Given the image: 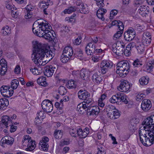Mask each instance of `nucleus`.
I'll use <instances>...</instances> for the list:
<instances>
[{
  "instance_id": "f257e3e1",
  "label": "nucleus",
  "mask_w": 154,
  "mask_h": 154,
  "mask_svg": "<svg viewBox=\"0 0 154 154\" xmlns=\"http://www.w3.org/2000/svg\"><path fill=\"white\" fill-rule=\"evenodd\" d=\"M33 49L31 57L32 60L35 64L42 65L41 63L42 59L45 57L47 60L49 61L54 56V54L51 51H49L46 48L44 44L39 42L38 41H33L32 42Z\"/></svg>"
},
{
  "instance_id": "f03ea898",
  "label": "nucleus",
  "mask_w": 154,
  "mask_h": 154,
  "mask_svg": "<svg viewBox=\"0 0 154 154\" xmlns=\"http://www.w3.org/2000/svg\"><path fill=\"white\" fill-rule=\"evenodd\" d=\"M52 28L49 24L43 19L38 20L33 24L32 28L34 34L39 37L51 41L53 35L50 30Z\"/></svg>"
},
{
  "instance_id": "7ed1b4c3",
  "label": "nucleus",
  "mask_w": 154,
  "mask_h": 154,
  "mask_svg": "<svg viewBox=\"0 0 154 154\" xmlns=\"http://www.w3.org/2000/svg\"><path fill=\"white\" fill-rule=\"evenodd\" d=\"M140 130L139 131V136L140 141L141 143L144 146H148L151 145L154 143V129L152 130L148 131L149 137H147L145 132L146 130Z\"/></svg>"
},
{
  "instance_id": "20e7f679",
  "label": "nucleus",
  "mask_w": 154,
  "mask_h": 154,
  "mask_svg": "<svg viewBox=\"0 0 154 154\" xmlns=\"http://www.w3.org/2000/svg\"><path fill=\"white\" fill-rule=\"evenodd\" d=\"M116 72L121 77H124L129 71L130 65L127 61H122L117 64Z\"/></svg>"
},
{
  "instance_id": "39448f33",
  "label": "nucleus",
  "mask_w": 154,
  "mask_h": 154,
  "mask_svg": "<svg viewBox=\"0 0 154 154\" xmlns=\"http://www.w3.org/2000/svg\"><path fill=\"white\" fill-rule=\"evenodd\" d=\"M9 127H10V131L11 132H14L17 129V126H14L12 124L11 119H9L8 116H3L0 122V127L2 128H5L8 129Z\"/></svg>"
},
{
  "instance_id": "423d86ee",
  "label": "nucleus",
  "mask_w": 154,
  "mask_h": 154,
  "mask_svg": "<svg viewBox=\"0 0 154 154\" xmlns=\"http://www.w3.org/2000/svg\"><path fill=\"white\" fill-rule=\"evenodd\" d=\"M136 35V32L134 29L132 27L129 28L124 34V39L126 41L130 42L132 40Z\"/></svg>"
},
{
  "instance_id": "0eeeda50",
  "label": "nucleus",
  "mask_w": 154,
  "mask_h": 154,
  "mask_svg": "<svg viewBox=\"0 0 154 154\" xmlns=\"http://www.w3.org/2000/svg\"><path fill=\"white\" fill-rule=\"evenodd\" d=\"M42 107L44 111L46 112H50L53 109V105L49 100H44L42 103Z\"/></svg>"
},
{
  "instance_id": "6e6552de",
  "label": "nucleus",
  "mask_w": 154,
  "mask_h": 154,
  "mask_svg": "<svg viewBox=\"0 0 154 154\" xmlns=\"http://www.w3.org/2000/svg\"><path fill=\"white\" fill-rule=\"evenodd\" d=\"M97 6L100 8L97 11V17L102 20H104L105 18L103 17V15L106 12V9L102 8L104 6L103 2H97Z\"/></svg>"
},
{
  "instance_id": "1a4fd4ad",
  "label": "nucleus",
  "mask_w": 154,
  "mask_h": 154,
  "mask_svg": "<svg viewBox=\"0 0 154 154\" xmlns=\"http://www.w3.org/2000/svg\"><path fill=\"white\" fill-rule=\"evenodd\" d=\"M125 46L124 45L120 44L119 45H116L115 48H114L112 50L113 52L115 53L118 56L122 54L123 53L126 55V56H129L130 55V53L128 52V54H126L127 51H124Z\"/></svg>"
},
{
  "instance_id": "9d476101",
  "label": "nucleus",
  "mask_w": 154,
  "mask_h": 154,
  "mask_svg": "<svg viewBox=\"0 0 154 154\" xmlns=\"http://www.w3.org/2000/svg\"><path fill=\"white\" fill-rule=\"evenodd\" d=\"M112 66V63L107 60H103L101 63L100 66L102 72L104 74L108 70L111 68Z\"/></svg>"
},
{
  "instance_id": "9b49d317",
  "label": "nucleus",
  "mask_w": 154,
  "mask_h": 154,
  "mask_svg": "<svg viewBox=\"0 0 154 154\" xmlns=\"http://www.w3.org/2000/svg\"><path fill=\"white\" fill-rule=\"evenodd\" d=\"M49 139L47 137H44L39 143V148L41 150L47 151L49 147L48 142Z\"/></svg>"
},
{
  "instance_id": "f8f14e48",
  "label": "nucleus",
  "mask_w": 154,
  "mask_h": 154,
  "mask_svg": "<svg viewBox=\"0 0 154 154\" xmlns=\"http://www.w3.org/2000/svg\"><path fill=\"white\" fill-rule=\"evenodd\" d=\"M154 117H153L152 115L149 117L145 119L142 122V124L143 126V128L146 129V128H149L152 127V125H154L153 127H154Z\"/></svg>"
},
{
  "instance_id": "ddd939ff",
  "label": "nucleus",
  "mask_w": 154,
  "mask_h": 154,
  "mask_svg": "<svg viewBox=\"0 0 154 154\" xmlns=\"http://www.w3.org/2000/svg\"><path fill=\"white\" fill-rule=\"evenodd\" d=\"M130 83L128 81L124 80L121 82L118 89L121 91L125 92L128 91H130Z\"/></svg>"
},
{
  "instance_id": "4468645a",
  "label": "nucleus",
  "mask_w": 154,
  "mask_h": 154,
  "mask_svg": "<svg viewBox=\"0 0 154 154\" xmlns=\"http://www.w3.org/2000/svg\"><path fill=\"white\" fill-rule=\"evenodd\" d=\"M96 48L95 44L92 42H90L85 48L86 52L88 55H92L95 53Z\"/></svg>"
},
{
  "instance_id": "2eb2a0df",
  "label": "nucleus",
  "mask_w": 154,
  "mask_h": 154,
  "mask_svg": "<svg viewBox=\"0 0 154 154\" xmlns=\"http://www.w3.org/2000/svg\"><path fill=\"white\" fill-rule=\"evenodd\" d=\"M14 142L13 138L10 136H6L3 137L1 140L0 142V144L2 146L3 145L7 144L8 145H12Z\"/></svg>"
},
{
  "instance_id": "dca6fc26",
  "label": "nucleus",
  "mask_w": 154,
  "mask_h": 154,
  "mask_svg": "<svg viewBox=\"0 0 154 154\" xmlns=\"http://www.w3.org/2000/svg\"><path fill=\"white\" fill-rule=\"evenodd\" d=\"M103 78V77L98 71L93 74L92 76V80L94 83L99 84L102 81Z\"/></svg>"
},
{
  "instance_id": "f3484780",
  "label": "nucleus",
  "mask_w": 154,
  "mask_h": 154,
  "mask_svg": "<svg viewBox=\"0 0 154 154\" xmlns=\"http://www.w3.org/2000/svg\"><path fill=\"white\" fill-rule=\"evenodd\" d=\"M151 106V103L149 100L145 99L142 101L141 108L143 110L146 111H147L150 109Z\"/></svg>"
},
{
  "instance_id": "a211bd4d",
  "label": "nucleus",
  "mask_w": 154,
  "mask_h": 154,
  "mask_svg": "<svg viewBox=\"0 0 154 154\" xmlns=\"http://www.w3.org/2000/svg\"><path fill=\"white\" fill-rule=\"evenodd\" d=\"M56 69V68L53 66H47L44 70V74L47 77L51 76Z\"/></svg>"
},
{
  "instance_id": "6ab92c4d",
  "label": "nucleus",
  "mask_w": 154,
  "mask_h": 154,
  "mask_svg": "<svg viewBox=\"0 0 154 154\" xmlns=\"http://www.w3.org/2000/svg\"><path fill=\"white\" fill-rule=\"evenodd\" d=\"M0 65L1 66L0 75H3L5 74L7 69V63L6 60L4 59H1L0 60Z\"/></svg>"
},
{
  "instance_id": "aec40b11",
  "label": "nucleus",
  "mask_w": 154,
  "mask_h": 154,
  "mask_svg": "<svg viewBox=\"0 0 154 154\" xmlns=\"http://www.w3.org/2000/svg\"><path fill=\"white\" fill-rule=\"evenodd\" d=\"M78 97L81 100H84L90 97V94L85 90H80L78 93Z\"/></svg>"
},
{
  "instance_id": "412c9836",
  "label": "nucleus",
  "mask_w": 154,
  "mask_h": 154,
  "mask_svg": "<svg viewBox=\"0 0 154 154\" xmlns=\"http://www.w3.org/2000/svg\"><path fill=\"white\" fill-rule=\"evenodd\" d=\"M77 136H79V137L81 138H85L89 133V129L88 128H86L83 130H82L81 128H78Z\"/></svg>"
},
{
  "instance_id": "4be33fe9",
  "label": "nucleus",
  "mask_w": 154,
  "mask_h": 154,
  "mask_svg": "<svg viewBox=\"0 0 154 154\" xmlns=\"http://www.w3.org/2000/svg\"><path fill=\"white\" fill-rule=\"evenodd\" d=\"M100 112L99 108L97 106H92L91 107V109L88 112L87 114L89 116H93L97 115Z\"/></svg>"
},
{
  "instance_id": "5701e85b",
  "label": "nucleus",
  "mask_w": 154,
  "mask_h": 154,
  "mask_svg": "<svg viewBox=\"0 0 154 154\" xmlns=\"http://www.w3.org/2000/svg\"><path fill=\"white\" fill-rule=\"evenodd\" d=\"M73 51L72 48L70 46L66 47L63 50V54L66 56H68L71 58L72 54Z\"/></svg>"
},
{
  "instance_id": "b1692460",
  "label": "nucleus",
  "mask_w": 154,
  "mask_h": 154,
  "mask_svg": "<svg viewBox=\"0 0 154 154\" xmlns=\"http://www.w3.org/2000/svg\"><path fill=\"white\" fill-rule=\"evenodd\" d=\"M120 116L119 111L115 109L112 112V113L110 112L107 113L108 116L110 119H115L118 118Z\"/></svg>"
},
{
  "instance_id": "393cba45",
  "label": "nucleus",
  "mask_w": 154,
  "mask_h": 154,
  "mask_svg": "<svg viewBox=\"0 0 154 154\" xmlns=\"http://www.w3.org/2000/svg\"><path fill=\"white\" fill-rule=\"evenodd\" d=\"M8 100L5 98L0 99V110H4L8 105Z\"/></svg>"
},
{
  "instance_id": "a878e982",
  "label": "nucleus",
  "mask_w": 154,
  "mask_h": 154,
  "mask_svg": "<svg viewBox=\"0 0 154 154\" xmlns=\"http://www.w3.org/2000/svg\"><path fill=\"white\" fill-rule=\"evenodd\" d=\"M148 12V11L147 10V8L144 5L140 7L137 11V13L143 17H145Z\"/></svg>"
},
{
  "instance_id": "bb28decb",
  "label": "nucleus",
  "mask_w": 154,
  "mask_h": 154,
  "mask_svg": "<svg viewBox=\"0 0 154 154\" xmlns=\"http://www.w3.org/2000/svg\"><path fill=\"white\" fill-rule=\"evenodd\" d=\"M90 72L88 70L82 69L80 71V77L83 80H86L88 79V74Z\"/></svg>"
},
{
  "instance_id": "cd10ccee",
  "label": "nucleus",
  "mask_w": 154,
  "mask_h": 154,
  "mask_svg": "<svg viewBox=\"0 0 154 154\" xmlns=\"http://www.w3.org/2000/svg\"><path fill=\"white\" fill-rule=\"evenodd\" d=\"M84 101L83 102V103L85 105H86L87 107H86V110H90L91 109V107L92 106H91L92 104L93 103V99L91 98H88L87 99H86L84 100Z\"/></svg>"
},
{
  "instance_id": "c85d7f7f",
  "label": "nucleus",
  "mask_w": 154,
  "mask_h": 154,
  "mask_svg": "<svg viewBox=\"0 0 154 154\" xmlns=\"http://www.w3.org/2000/svg\"><path fill=\"white\" fill-rule=\"evenodd\" d=\"M136 48L140 54H142L144 53L145 51L144 46L141 42L137 43Z\"/></svg>"
},
{
  "instance_id": "c756f323",
  "label": "nucleus",
  "mask_w": 154,
  "mask_h": 154,
  "mask_svg": "<svg viewBox=\"0 0 154 154\" xmlns=\"http://www.w3.org/2000/svg\"><path fill=\"white\" fill-rule=\"evenodd\" d=\"M37 82L40 85L45 87L48 85L46 81V78L45 77H40L37 79Z\"/></svg>"
},
{
  "instance_id": "7c9ffc66",
  "label": "nucleus",
  "mask_w": 154,
  "mask_h": 154,
  "mask_svg": "<svg viewBox=\"0 0 154 154\" xmlns=\"http://www.w3.org/2000/svg\"><path fill=\"white\" fill-rule=\"evenodd\" d=\"M36 146L35 142V141H33L32 140H29L28 141L27 144L28 148L27 150L31 151L34 149Z\"/></svg>"
},
{
  "instance_id": "2f4dec72",
  "label": "nucleus",
  "mask_w": 154,
  "mask_h": 154,
  "mask_svg": "<svg viewBox=\"0 0 154 154\" xmlns=\"http://www.w3.org/2000/svg\"><path fill=\"white\" fill-rule=\"evenodd\" d=\"M124 27L121 26V28H119V31H117L113 35V38L115 40H116L117 39L119 38L123 33Z\"/></svg>"
},
{
  "instance_id": "473e14b6",
  "label": "nucleus",
  "mask_w": 154,
  "mask_h": 154,
  "mask_svg": "<svg viewBox=\"0 0 154 154\" xmlns=\"http://www.w3.org/2000/svg\"><path fill=\"white\" fill-rule=\"evenodd\" d=\"M50 1H48L46 0V1H42L39 4V7L42 9L46 10L49 5V3Z\"/></svg>"
},
{
  "instance_id": "72a5a7b5",
  "label": "nucleus",
  "mask_w": 154,
  "mask_h": 154,
  "mask_svg": "<svg viewBox=\"0 0 154 154\" xmlns=\"http://www.w3.org/2000/svg\"><path fill=\"white\" fill-rule=\"evenodd\" d=\"M119 93H118L116 95H113L109 100L110 102L112 103H116L117 104L119 105L120 103L119 101Z\"/></svg>"
},
{
  "instance_id": "f704fd0d",
  "label": "nucleus",
  "mask_w": 154,
  "mask_h": 154,
  "mask_svg": "<svg viewBox=\"0 0 154 154\" xmlns=\"http://www.w3.org/2000/svg\"><path fill=\"white\" fill-rule=\"evenodd\" d=\"M119 96L120 104H121L122 102H124L126 104H127L128 101L127 99V96L123 94H122L120 93H119Z\"/></svg>"
},
{
  "instance_id": "c9c22d12",
  "label": "nucleus",
  "mask_w": 154,
  "mask_h": 154,
  "mask_svg": "<svg viewBox=\"0 0 154 154\" xmlns=\"http://www.w3.org/2000/svg\"><path fill=\"white\" fill-rule=\"evenodd\" d=\"M2 33L4 35H8L11 33V29L9 26H6L2 28Z\"/></svg>"
},
{
  "instance_id": "e433bc0d",
  "label": "nucleus",
  "mask_w": 154,
  "mask_h": 154,
  "mask_svg": "<svg viewBox=\"0 0 154 154\" xmlns=\"http://www.w3.org/2000/svg\"><path fill=\"white\" fill-rule=\"evenodd\" d=\"M149 79L148 76L143 77L139 80L140 84L142 85H147L149 81Z\"/></svg>"
},
{
  "instance_id": "4c0bfd02",
  "label": "nucleus",
  "mask_w": 154,
  "mask_h": 154,
  "mask_svg": "<svg viewBox=\"0 0 154 154\" xmlns=\"http://www.w3.org/2000/svg\"><path fill=\"white\" fill-rule=\"evenodd\" d=\"M117 25L118 26V28H120L122 26V27H124V25L122 22L120 20H114L112 21L111 23V26H112Z\"/></svg>"
},
{
  "instance_id": "58836bf2",
  "label": "nucleus",
  "mask_w": 154,
  "mask_h": 154,
  "mask_svg": "<svg viewBox=\"0 0 154 154\" xmlns=\"http://www.w3.org/2000/svg\"><path fill=\"white\" fill-rule=\"evenodd\" d=\"M80 12L82 14H86L88 12V8L85 6L84 4L83 5H81V7H78Z\"/></svg>"
},
{
  "instance_id": "ea45409f",
  "label": "nucleus",
  "mask_w": 154,
  "mask_h": 154,
  "mask_svg": "<svg viewBox=\"0 0 154 154\" xmlns=\"http://www.w3.org/2000/svg\"><path fill=\"white\" fill-rule=\"evenodd\" d=\"M98 152L97 154H106L105 148L101 144L97 146Z\"/></svg>"
},
{
  "instance_id": "a19ab883",
  "label": "nucleus",
  "mask_w": 154,
  "mask_h": 154,
  "mask_svg": "<svg viewBox=\"0 0 154 154\" xmlns=\"http://www.w3.org/2000/svg\"><path fill=\"white\" fill-rule=\"evenodd\" d=\"M151 40V37H147L145 35H143L142 41L144 44H149L150 43Z\"/></svg>"
},
{
  "instance_id": "79ce46f5",
  "label": "nucleus",
  "mask_w": 154,
  "mask_h": 154,
  "mask_svg": "<svg viewBox=\"0 0 154 154\" xmlns=\"http://www.w3.org/2000/svg\"><path fill=\"white\" fill-rule=\"evenodd\" d=\"M19 81L16 79L13 80L11 82V88L13 89H17L19 85Z\"/></svg>"
},
{
  "instance_id": "37998d69",
  "label": "nucleus",
  "mask_w": 154,
  "mask_h": 154,
  "mask_svg": "<svg viewBox=\"0 0 154 154\" xmlns=\"http://www.w3.org/2000/svg\"><path fill=\"white\" fill-rule=\"evenodd\" d=\"M76 85L75 82L72 80L69 81L67 84V87L69 88H75L76 87Z\"/></svg>"
},
{
  "instance_id": "c03bdc74",
  "label": "nucleus",
  "mask_w": 154,
  "mask_h": 154,
  "mask_svg": "<svg viewBox=\"0 0 154 154\" xmlns=\"http://www.w3.org/2000/svg\"><path fill=\"white\" fill-rule=\"evenodd\" d=\"M75 56L79 59L81 60L82 59L83 53L82 51L79 49H76V52L74 54Z\"/></svg>"
},
{
  "instance_id": "a18cd8bd",
  "label": "nucleus",
  "mask_w": 154,
  "mask_h": 154,
  "mask_svg": "<svg viewBox=\"0 0 154 154\" xmlns=\"http://www.w3.org/2000/svg\"><path fill=\"white\" fill-rule=\"evenodd\" d=\"M78 128H75V129L70 128L69 130V132L71 136L76 137L77 136Z\"/></svg>"
},
{
  "instance_id": "49530a36",
  "label": "nucleus",
  "mask_w": 154,
  "mask_h": 154,
  "mask_svg": "<svg viewBox=\"0 0 154 154\" xmlns=\"http://www.w3.org/2000/svg\"><path fill=\"white\" fill-rule=\"evenodd\" d=\"M87 107L86 105L82 103H80L78 105L77 109L79 112H82V109H84L85 111H88L86 110Z\"/></svg>"
},
{
  "instance_id": "de8ad7c7",
  "label": "nucleus",
  "mask_w": 154,
  "mask_h": 154,
  "mask_svg": "<svg viewBox=\"0 0 154 154\" xmlns=\"http://www.w3.org/2000/svg\"><path fill=\"white\" fill-rule=\"evenodd\" d=\"M63 134V132L61 130H56L54 133V136L56 139L61 138Z\"/></svg>"
},
{
  "instance_id": "09e8293b",
  "label": "nucleus",
  "mask_w": 154,
  "mask_h": 154,
  "mask_svg": "<svg viewBox=\"0 0 154 154\" xmlns=\"http://www.w3.org/2000/svg\"><path fill=\"white\" fill-rule=\"evenodd\" d=\"M67 92V90L65 87L63 86H60L58 89V93L61 95L65 94Z\"/></svg>"
},
{
  "instance_id": "8fccbe9b",
  "label": "nucleus",
  "mask_w": 154,
  "mask_h": 154,
  "mask_svg": "<svg viewBox=\"0 0 154 154\" xmlns=\"http://www.w3.org/2000/svg\"><path fill=\"white\" fill-rule=\"evenodd\" d=\"M11 88L9 86L3 85L0 88V91L2 94L4 95L5 93L7 91L10 89Z\"/></svg>"
},
{
  "instance_id": "3c124183",
  "label": "nucleus",
  "mask_w": 154,
  "mask_h": 154,
  "mask_svg": "<svg viewBox=\"0 0 154 154\" xmlns=\"http://www.w3.org/2000/svg\"><path fill=\"white\" fill-rule=\"evenodd\" d=\"M144 2L143 0H135L134 1V4L135 7H139L143 6V4Z\"/></svg>"
},
{
  "instance_id": "603ef678",
  "label": "nucleus",
  "mask_w": 154,
  "mask_h": 154,
  "mask_svg": "<svg viewBox=\"0 0 154 154\" xmlns=\"http://www.w3.org/2000/svg\"><path fill=\"white\" fill-rule=\"evenodd\" d=\"M14 91L12 89H9L5 93L4 95H2L4 97H11L13 94Z\"/></svg>"
},
{
  "instance_id": "864d4df0",
  "label": "nucleus",
  "mask_w": 154,
  "mask_h": 154,
  "mask_svg": "<svg viewBox=\"0 0 154 154\" xmlns=\"http://www.w3.org/2000/svg\"><path fill=\"white\" fill-rule=\"evenodd\" d=\"M76 10L75 8L71 7L68 9H66L63 11L64 14H70L72 12L75 11Z\"/></svg>"
},
{
  "instance_id": "5fc2aeb1",
  "label": "nucleus",
  "mask_w": 154,
  "mask_h": 154,
  "mask_svg": "<svg viewBox=\"0 0 154 154\" xmlns=\"http://www.w3.org/2000/svg\"><path fill=\"white\" fill-rule=\"evenodd\" d=\"M71 58L68 56H66L62 54L60 60L63 63H66L68 62Z\"/></svg>"
},
{
  "instance_id": "6e6d98bb",
  "label": "nucleus",
  "mask_w": 154,
  "mask_h": 154,
  "mask_svg": "<svg viewBox=\"0 0 154 154\" xmlns=\"http://www.w3.org/2000/svg\"><path fill=\"white\" fill-rule=\"evenodd\" d=\"M133 65L134 67H139L142 65L141 61L138 59H136L133 63Z\"/></svg>"
},
{
  "instance_id": "4d7b16f0",
  "label": "nucleus",
  "mask_w": 154,
  "mask_h": 154,
  "mask_svg": "<svg viewBox=\"0 0 154 154\" xmlns=\"http://www.w3.org/2000/svg\"><path fill=\"white\" fill-rule=\"evenodd\" d=\"M135 46L136 47V44L134 42H131L128 44L127 46L126 51H127L129 50H130L131 49L134 47Z\"/></svg>"
},
{
  "instance_id": "13d9d810",
  "label": "nucleus",
  "mask_w": 154,
  "mask_h": 154,
  "mask_svg": "<svg viewBox=\"0 0 154 154\" xmlns=\"http://www.w3.org/2000/svg\"><path fill=\"white\" fill-rule=\"evenodd\" d=\"M30 70L34 75H38L40 74V72L38 71V70L36 67H34L33 69L32 68H30Z\"/></svg>"
},
{
  "instance_id": "bf43d9fd",
  "label": "nucleus",
  "mask_w": 154,
  "mask_h": 154,
  "mask_svg": "<svg viewBox=\"0 0 154 154\" xmlns=\"http://www.w3.org/2000/svg\"><path fill=\"white\" fill-rule=\"evenodd\" d=\"M82 38L81 37H78L73 42L74 44L76 45H79L82 42Z\"/></svg>"
},
{
  "instance_id": "052dcab7",
  "label": "nucleus",
  "mask_w": 154,
  "mask_h": 154,
  "mask_svg": "<svg viewBox=\"0 0 154 154\" xmlns=\"http://www.w3.org/2000/svg\"><path fill=\"white\" fill-rule=\"evenodd\" d=\"M118 13V11L116 10H113L111 11L110 13V19H112L113 17L117 14Z\"/></svg>"
},
{
  "instance_id": "680f3d73",
  "label": "nucleus",
  "mask_w": 154,
  "mask_h": 154,
  "mask_svg": "<svg viewBox=\"0 0 154 154\" xmlns=\"http://www.w3.org/2000/svg\"><path fill=\"white\" fill-rule=\"evenodd\" d=\"M34 9V6L31 5V4L27 5L26 7V9L27 12H30V11H32Z\"/></svg>"
},
{
  "instance_id": "e2e57ef3",
  "label": "nucleus",
  "mask_w": 154,
  "mask_h": 154,
  "mask_svg": "<svg viewBox=\"0 0 154 154\" xmlns=\"http://www.w3.org/2000/svg\"><path fill=\"white\" fill-rule=\"evenodd\" d=\"M153 67L154 66L153 65H150L149 64L147 65L146 67V71L149 72H151L152 71V69Z\"/></svg>"
},
{
  "instance_id": "0e129e2a",
  "label": "nucleus",
  "mask_w": 154,
  "mask_h": 154,
  "mask_svg": "<svg viewBox=\"0 0 154 154\" xmlns=\"http://www.w3.org/2000/svg\"><path fill=\"white\" fill-rule=\"evenodd\" d=\"M11 15L14 18H17L18 14V11L15 10L14 11L13 10L11 11Z\"/></svg>"
},
{
  "instance_id": "69168bd1",
  "label": "nucleus",
  "mask_w": 154,
  "mask_h": 154,
  "mask_svg": "<svg viewBox=\"0 0 154 154\" xmlns=\"http://www.w3.org/2000/svg\"><path fill=\"white\" fill-rule=\"evenodd\" d=\"M14 72L17 74H19L20 72V68L19 65H17L14 69Z\"/></svg>"
},
{
  "instance_id": "338daca9",
  "label": "nucleus",
  "mask_w": 154,
  "mask_h": 154,
  "mask_svg": "<svg viewBox=\"0 0 154 154\" xmlns=\"http://www.w3.org/2000/svg\"><path fill=\"white\" fill-rule=\"evenodd\" d=\"M43 114V112L42 111H40L37 113V117L35 118L36 119H41Z\"/></svg>"
},
{
  "instance_id": "774afa93",
  "label": "nucleus",
  "mask_w": 154,
  "mask_h": 154,
  "mask_svg": "<svg viewBox=\"0 0 154 154\" xmlns=\"http://www.w3.org/2000/svg\"><path fill=\"white\" fill-rule=\"evenodd\" d=\"M23 140L22 142H27L28 143V141L29 140H31L30 137H29V136L28 135H25L23 138Z\"/></svg>"
}]
</instances>
